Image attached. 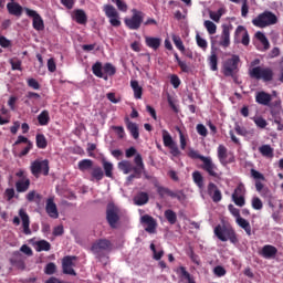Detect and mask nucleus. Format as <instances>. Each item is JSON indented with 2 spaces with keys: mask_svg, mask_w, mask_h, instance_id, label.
<instances>
[{
  "mask_svg": "<svg viewBox=\"0 0 283 283\" xmlns=\"http://www.w3.org/2000/svg\"><path fill=\"white\" fill-rule=\"evenodd\" d=\"M126 128L128 129L129 134L133 136L135 140L140 138V132L138 129V124L129 120V117H125Z\"/></svg>",
  "mask_w": 283,
  "mask_h": 283,
  "instance_id": "nucleus-24",
  "label": "nucleus"
},
{
  "mask_svg": "<svg viewBox=\"0 0 283 283\" xmlns=\"http://www.w3.org/2000/svg\"><path fill=\"white\" fill-rule=\"evenodd\" d=\"M103 12L107 19H109V23L113 28H120V14L118 13V10H116L115 6L112 4H104L103 6Z\"/></svg>",
  "mask_w": 283,
  "mask_h": 283,
  "instance_id": "nucleus-9",
  "label": "nucleus"
},
{
  "mask_svg": "<svg viewBox=\"0 0 283 283\" xmlns=\"http://www.w3.org/2000/svg\"><path fill=\"white\" fill-rule=\"evenodd\" d=\"M172 43H175L177 50H179V52H185V44L182 43V39H180V36L178 35H172Z\"/></svg>",
  "mask_w": 283,
  "mask_h": 283,
  "instance_id": "nucleus-51",
  "label": "nucleus"
},
{
  "mask_svg": "<svg viewBox=\"0 0 283 283\" xmlns=\"http://www.w3.org/2000/svg\"><path fill=\"white\" fill-rule=\"evenodd\" d=\"M28 189H30V179L29 178L20 179L15 182V190L18 191V193H25V191H28Z\"/></svg>",
  "mask_w": 283,
  "mask_h": 283,
  "instance_id": "nucleus-29",
  "label": "nucleus"
},
{
  "mask_svg": "<svg viewBox=\"0 0 283 283\" xmlns=\"http://www.w3.org/2000/svg\"><path fill=\"white\" fill-rule=\"evenodd\" d=\"M234 36L235 39H240V36H242L241 39L242 45H249L250 43L249 31H247V28H244L243 25H239L235 29Z\"/></svg>",
  "mask_w": 283,
  "mask_h": 283,
  "instance_id": "nucleus-23",
  "label": "nucleus"
},
{
  "mask_svg": "<svg viewBox=\"0 0 283 283\" xmlns=\"http://www.w3.org/2000/svg\"><path fill=\"white\" fill-rule=\"evenodd\" d=\"M91 251L96 258H103L107 251H112V241L98 239L92 244Z\"/></svg>",
  "mask_w": 283,
  "mask_h": 283,
  "instance_id": "nucleus-8",
  "label": "nucleus"
},
{
  "mask_svg": "<svg viewBox=\"0 0 283 283\" xmlns=\"http://www.w3.org/2000/svg\"><path fill=\"white\" fill-rule=\"evenodd\" d=\"M142 223L147 224V227L145 228V231H147V233H156V227H158V223L156 222V219H154V217L149 214H144L142 217Z\"/></svg>",
  "mask_w": 283,
  "mask_h": 283,
  "instance_id": "nucleus-19",
  "label": "nucleus"
},
{
  "mask_svg": "<svg viewBox=\"0 0 283 283\" xmlns=\"http://www.w3.org/2000/svg\"><path fill=\"white\" fill-rule=\"evenodd\" d=\"M35 143H36L38 149H45V147H48V139L43 134H38L35 136Z\"/></svg>",
  "mask_w": 283,
  "mask_h": 283,
  "instance_id": "nucleus-44",
  "label": "nucleus"
},
{
  "mask_svg": "<svg viewBox=\"0 0 283 283\" xmlns=\"http://www.w3.org/2000/svg\"><path fill=\"white\" fill-rule=\"evenodd\" d=\"M255 39L260 41V43L263 45V50L266 51L271 48V43L269 42V39L262 31H259L255 33Z\"/></svg>",
  "mask_w": 283,
  "mask_h": 283,
  "instance_id": "nucleus-37",
  "label": "nucleus"
},
{
  "mask_svg": "<svg viewBox=\"0 0 283 283\" xmlns=\"http://www.w3.org/2000/svg\"><path fill=\"white\" fill-rule=\"evenodd\" d=\"M103 174L106 178H114V164L103 159L102 160Z\"/></svg>",
  "mask_w": 283,
  "mask_h": 283,
  "instance_id": "nucleus-30",
  "label": "nucleus"
},
{
  "mask_svg": "<svg viewBox=\"0 0 283 283\" xmlns=\"http://www.w3.org/2000/svg\"><path fill=\"white\" fill-rule=\"evenodd\" d=\"M196 40H197V45H199V48H201L202 50H207V40L202 39L200 36V34L196 35Z\"/></svg>",
  "mask_w": 283,
  "mask_h": 283,
  "instance_id": "nucleus-62",
  "label": "nucleus"
},
{
  "mask_svg": "<svg viewBox=\"0 0 283 283\" xmlns=\"http://www.w3.org/2000/svg\"><path fill=\"white\" fill-rule=\"evenodd\" d=\"M227 147L224 145H219L218 147V158L221 163V165H224V161L227 160Z\"/></svg>",
  "mask_w": 283,
  "mask_h": 283,
  "instance_id": "nucleus-46",
  "label": "nucleus"
},
{
  "mask_svg": "<svg viewBox=\"0 0 283 283\" xmlns=\"http://www.w3.org/2000/svg\"><path fill=\"white\" fill-rule=\"evenodd\" d=\"M263 207L264 203H262V199H260L259 197L252 198V208H254L256 211H260Z\"/></svg>",
  "mask_w": 283,
  "mask_h": 283,
  "instance_id": "nucleus-53",
  "label": "nucleus"
},
{
  "mask_svg": "<svg viewBox=\"0 0 283 283\" xmlns=\"http://www.w3.org/2000/svg\"><path fill=\"white\" fill-rule=\"evenodd\" d=\"M157 193L159 198H165L166 196H169V198H176L177 200L182 201V198L185 193H182V190L172 191L171 189L164 187V186H156Z\"/></svg>",
  "mask_w": 283,
  "mask_h": 283,
  "instance_id": "nucleus-16",
  "label": "nucleus"
},
{
  "mask_svg": "<svg viewBox=\"0 0 283 283\" xmlns=\"http://www.w3.org/2000/svg\"><path fill=\"white\" fill-rule=\"evenodd\" d=\"M34 198H38V200H41V195L36 193L35 190H31L27 195L28 202H34Z\"/></svg>",
  "mask_w": 283,
  "mask_h": 283,
  "instance_id": "nucleus-57",
  "label": "nucleus"
},
{
  "mask_svg": "<svg viewBox=\"0 0 283 283\" xmlns=\"http://www.w3.org/2000/svg\"><path fill=\"white\" fill-rule=\"evenodd\" d=\"M130 87H132V90L134 92V96L137 101L143 98V86H140V84H138V81L132 80Z\"/></svg>",
  "mask_w": 283,
  "mask_h": 283,
  "instance_id": "nucleus-33",
  "label": "nucleus"
},
{
  "mask_svg": "<svg viewBox=\"0 0 283 283\" xmlns=\"http://www.w3.org/2000/svg\"><path fill=\"white\" fill-rule=\"evenodd\" d=\"M237 224L245 231L247 235H251V223L247 219L239 217L237 219Z\"/></svg>",
  "mask_w": 283,
  "mask_h": 283,
  "instance_id": "nucleus-40",
  "label": "nucleus"
},
{
  "mask_svg": "<svg viewBox=\"0 0 283 283\" xmlns=\"http://www.w3.org/2000/svg\"><path fill=\"white\" fill-rule=\"evenodd\" d=\"M112 129L116 133L118 138H125V128L123 126H113Z\"/></svg>",
  "mask_w": 283,
  "mask_h": 283,
  "instance_id": "nucleus-58",
  "label": "nucleus"
},
{
  "mask_svg": "<svg viewBox=\"0 0 283 283\" xmlns=\"http://www.w3.org/2000/svg\"><path fill=\"white\" fill-rule=\"evenodd\" d=\"M38 123L41 127L50 125V112L48 109L42 111L41 114L38 115Z\"/></svg>",
  "mask_w": 283,
  "mask_h": 283,
  "instance_id": "nucleus-34",
  "label": "nucleus"
},
{
  "mask_svg": "<svg viewBox=\"0 0 283 283\" xmlns=\"http://www.w3.org/2000/svg\"><path fill=\"white\" fill-rule=\"evenodd\" d=\"M180 271V277L182 282L185 283H196V280L192 277V275L187 271L185 266L179 268Z\"/></svg>",
  "mask_w": 283,
  "mask_h": 283,
  "instance_id": "nucleus-38",
  "label": "nucleus"
},
{
  "mask_svg": "<svg viewBox=\"0 0 283 283\" xmlns=\"http://www.w3.org/2000/svg\"><path fill=\"white\" fill-rule=\"evenodd\" d=\"M259 151L261 155H263L265 158H273L274 154H273V147H271V145H262L261 147H259Z\"/></svg>",
  "mask_w": 283,
  "mask_h": 283,
  "instance_id": "nucleus-41",
  "label": "nucleus"
},
{
  "mask_svg": "<svg viewBox=\"0 0 283 283\" xmlns=\"http://www.w3.org/2000/svg\"><path fill=\"white\" fill-rule=\"evenodd\" d=\"M19 216L22 220V229L24 235H32V230H30V216L23 209L19 210Z\"/></svg>",
  "mask_w": 283,
  "mask_h": 283,
  "instance_id": "nucleus-20",
  "label": "nucleus"
},
{
  "mask_svg": "<svg viewBox=\"0 0 283 283\" xmlns=\"http://www.w3.org/2000/svg\"><path fill=\"white\" fill-rule=\"evenodd\" d=\"M77 169L85 174V171H91V180L94 182H101L105 178V172L101 166H94V160L82 159L77 163Z\"/></svg>",
  "mask_w": 283,
  "mask_h": 283,
  "instance_id": "nucleus-1",
  "label": "nucleus"
},
{
  "mask_svg": "<svg viewBox=\"0 0 283 283\" xmlns=\"http://www.w3.org/2000/svg\"><path fill=\"white\" fill-rule=\"evenodd\" d=\"M208 63L212 72H218V54L216 51H211V54L208 57Z\"/></svg>",
  "mask_w": 283,
  "mask_h": 283,
  "instance_id": "nucleus-39",
  "label": "nucleus"
},
{
  "mask_svg": "<svg viewBox=\"0 0 283 283\" xmlns=\"http://www.w3.org/2000/svg\"><path fill=\"white\" fill-rule=\"evenodd\" d=\"M192 180L199 189H205V177H202V172H200L198 170L193 171Z\"/></svg>",
  "mask_w": 283,
  "mask_h": 283,
  "instance_id": "nucleus-35",
  "label": "nucleus"
},
{
  "mask_svg": "<svg viewBox=\"0 0 283 283\" xmlns=\"http://www.w3.org/2000/svg\"><path fill=\"white\" fill-rule=\"evenodd\" d=\"M251 119L253 120L254 125L259 127V129H266V125H269L266 119H264L262 116L252 117Z\"/></svg>",
  "mask_w": 283,
  "mask_h": 283,
  "instance_id": "nucleus-45",
  "label": "nucleus"
},
{
  "mask_svg": "<svg viewBox=\"0 0 283 283\" xmlns=\"http://www.w3.org/2000/svg\"><path fill=\"white\" fill-rule=\"evenodd\" d=\"M277 23V15L271 11H264L252 20V24L255 28H269V25H275Z\"/></svg>",
  "mask_w": 283,
  "mask_h": 283,
  "instance_id": "nucleus-4",
  "label": "nucleus"
},
{
  "mask_svg": "<svg viewBox=\"0 0 283 283\" xmlns=\"http://www.w3.org/2000/svg\"><path fill=\"white\" fill-rule=\"evenodd\" d=\"M118 207L114 203H108L106 207V220L112 229H116V224H118V220L120 217L118 216Z\"/></svg>",
  "mask_w": 283,
  "mask_h": 283,
  "instance_id": "nucleus-12",
  "label": "nucleus"
},
{
  "mask_svg": "<svg viewBox=\"0 0 283 283\" xmlns=\"http://www.w3.org/2000/svg\"><path fill=\"white\" fill-rule=\"evenodd\" d=\"M233 30L232 24H223L222 25V33H221V40L219 42V45L221 48H229L231 45V31Z\"/></svg>",
  "mask_w": 283,
  "mask_h": 283,
  "instance_id": "nucleus-17",
  "label": "nucleus"
},
{
  "mask_svg": "<svg viewBox=\"0 0 283 283\" xmlns=\"http://www.w3.org/2000/svg\"><path fill=\"white\" fill-rule=\"evenodd\" d=\"M200 168L206 171L211 178H220V175L218 174V166L213 164V159L211 157H205L201 160Z\"/></svg>",
  "mask_w": 283,
  "mask_h": 283,
  "instance_id": "nucleus-14",
  "label": "nucleus"
},
{
  "mask_svg": "<svg viewBox=\"0 0 283 283\" xmlns=\"http://www.w3.org/2000/svg\"><path fill=\"white\" fill-rule=\"evenodd\" d=\"M44 273L46 274V275H54V273H56V264H54V263H48L46 265H45V269H44Z\"/></svg>",
  "mask_w": 283,
  "mask_h": 283,
  "instance_id": "nucleus-55",
  "label": "nucleus"
},
{
  "mask_svg": "<svg viewBox=\"0 0 283 283\" xmlns=\"http://www.w3.org/2000/svg\"><path fill=\"white\" fill-rule=\"evenodd\" d=\"M271 101H273V97L271 96V94L264 91L258 92L255 95V102L259 105H264L265 107H269V105H271Z\"/></svg>",
  "mask_w": 283,
  "mask_h": 283,
  "instance_id": "nucleus-22",
  "label": "nucleus"
},
{
  "mask_svg": "<svg viewBox=\"0 0 283 283\" xmlns=\"http://www.w3.org/2000/svg\"><path fill=\"white\" fill-rule=\"evenodd\" d=\"M112 3H115L117 6V9L120 11V12H127L128 10V7H127V3L123 0H111Z\"/></svg>",
  "mask_w": 283,
  "mask_h": 283,
  "instance_id": "nucleus-52",
  "label": "nucleus"
},
{
  "mask_svg": "<svg viewBox=\"0 0 283 283\" xmlns=\"http://www.w3.org/2000/svg\"><path fill=\"white\" fill-rule=\"evenodd\" d=\"M92 72L94 76H97V78H104V81L108 80V76L103 74V63L101 62L93 64Z\"/></svg>",
  "mask_w": 283,
  "mask_h": 283,
  "instance_id": "nucleus-31",
  "label": "nucleus"
},
{
  "mask_svg": "<svg viewBox=\"0 0 283 283\" xmlns=\"http://www.w3.org/2000/svg\"><path fill=\"white\" fill-rule=\"evenodd\" d=\"M4 196L8 200V202H10V200H12V198L15 197L14 188H7L4 191Z\"/></svg>",
  "mask_w": 283,
  "mask_h": 283,
  "instance_id": "nucleus-63",
  "label": "nucleus"
},
{
  "mask_svg": "<svg viewBox=\"0 0 283 283\" xmlns=\"http://www.w3.org/2000/svg\"><path fill=\"white\" fill-rule=\"evenodd\" d=\"M234 132L239 136H249V130H247V128H244V127H241L239 124H235Z\"/></svg>",
  "mask_w": 283,
  "mask_h": 283,
  "instance_id": "nucleus-59",
  "label": "nucleus"
},
{
  "mask_svg": "<svg viewBox=\"0 0 283 283\" xmlns=\"http://www.w3.org/2000/svg\"><path fill=\"white\" fill-rule=\"evenodd\" d=\"M118 170L123 171V174L127 175L130 174V171H134V166H132V163L129 160H122L118 163Z\"/></svg>",
  "mask_w": 283,
  "mask_h": 283,
  "instance_id": "nucleus-36",
  "label": "nucleus"
},
{
  "mask_svg": "<svg viewBox=\"0 0 283 283\" xmlns=\"http://www.w3.org/2000/svg\"><path fill=\"white\" fill-rule=\"evenodd\" d=\"M177 132L179 134L180 149L185 151V149H187V135H185L180 128H178Z\"/></svg>",
  "mask_w": 283,
  "mask_h": 283,
  "instance_id": "nucleus-50",
  "label": "nucleus"
},
{
  "mask_svg": "<svg viewBox=\"0 0 283 283\" xmlns=\"http://www.w3.org/2000/svg\"><path fill=\"white\" fill-rule=\"evenodd\" d=\"M134 163L136 166H134L133 171L134 174L129 175L127 177V184H132L134 178H142L143 171H145V163H143V156L140 154H137L134 158Z\"/></svg>",
  "mask_w": 283,
  "mask_h": 283,
  "instance_id": "nucleus-11",
  "label": "nucleus"
},
{
  "mask_svg": "<svg viewBox=\"0 0 283 283\" xmlns=\"http://www.w3.org/2000/svg\"><path fill=\"white\" fill-rule=\"evenodd\" d=\"M232 200L237 207H244V205H247L244 197L232 196Z\"/></svg>",
  "mask_w": 283,
  "mask_h": 283,
  "instance_id": "nucleus-61",
  "label": "nucleus"
},
{
  "mask_svg": "<svg viewBox=\"0 0 283 283\" xmlns=\"http://www.w3.org/2000/svg\"><path fill=\"white\" fill-rule=\"evenodd\" d=\"M28 85L32 90H41V84H39V81H36L34 77L28 80Z\"/></svg>",
  "mask_w": 283,
  "mask_h": 283,
  "instance_id": "nucleus-60",
  "label": "nucleus"
},
{
  "mask_svg": "<svg viewBox=\"0 0 283 283\" xmlns=\"http://www.w3.org/2000/svg\"><path fill=\"white\" fill-rule=\"evenodd\" d=\"M45 211L50 218H53L54 220H56V218H59V209L56 208L54 198H49L46 200Z\"/></svg>",
  "mask_w": 283,
  "mask_h": 283,
  "instance_id": "nucleus-21",
  "label": "nucleus"
},
{
  "mask_svg": "<svg viewBox=\"0 0 283 283\" xmlns=\"http://www.w3.org/2000/svg\"><path fill=\"white\" fill-rule=\"evenodd\" d=\"M240 72V55L233 54L230 59L223 61L222 74L223 76H231Z\"/></svg>",
  "mask_w": 283,
  "mask_h": 283,
  "instance_id": "nucleus-5",
  "label": "nucleus"
},
{
  "mask_svg": "<svg viewBox=\"0 0 283 283\" xmlns=\"http://www.w3.org/2000/svg\"><path fill=\"white\" fill-rule=\"evenodd\" d=\"M244 193H247V188L244 187V184L240 182L237 188L234 189L232 196L234 197H244Z\"/></svg>",
  "mask_w": 283,
  "mask_h": 283,
  "instance_id": "nucleus-49",
  "label": "nucleus"
},
{
  "mask_svg": "<svg viewBox=\"0 0 283 283\" xmlns=\"http://www.w3.org/2000/svg\"><path fill=\"white\" fill-rule=\"evenodd\" d=\"M0 45L2 48H10L12 45V42L8 40L4 35H0Z\"/></svg>",
  "mask_w": 283,
  "mask_h": 283,
  "instance_id": "nucleus-64",
  "label": "nucleus"
},
{
  "mask_svg": "<svg viewBox=\"0 0 283 283\" xmlns=\"http://www.w3.org/2000/svg\"><path fill=\"white\" fill-rule=\"evenodd\" d=\"M25 12L28 17H31V19H33V30H36V32H42V30H45V22L43 21V18H41V14L29 8L25 9Z\"/></svg>",
  "mask_w": 283,
  "mask_h": 283,
  "instance_id": "nucleus-15",
  "label": "nucleus"
},
{
  "mask_svg": "<svg viewBox=\"0 0 283 283\" xmlns=\"http://www.w3.org/2000/svg\"><path fill=\"white\" fill-rule=\"evenodd\" d=\"M132 17L125 18L124 23L128 30H140L143 21L145 19V13L138 9H132Z\"/></svg>",
  "mask_w": 283,
  "mask_h": 283,
  "instance_id": "nucleus-6",
  "label": "nucleus"
},
{
  "mask_svg": "<svg viewBox=\"0 0 283 283\" xmlns=\"http://www.w3.org/2000/svg\"><path fill=\"white\" fill-rule=\"evenodd\" d=\"M251 174V178H253L256 182V180L261 181V180H266V178L262 175V172L255 170V169H251L250 170Z\"/></svg>",
  "mask_w": 283,
  "mask_h": 283,
  "instance_id": "nucleus-56",
  "label": "nucleus"
},
{
  "mask_svg": "<svg viewBox=\"0 0 283 283\" xmlns=\"http://www.w3.org/2000/svg\"><path fill=\"white\" fill-rule=\"evenodd\" d=\"M213 232L218 240H220L221 242H231V244H238L240 242V240L238 239V233H235V230H233V228L218 224L214 228Z\"/></svg>",
  "mask_w": 283,
  "mask_h": 283,
  "instance_id": "nucleus-2",
  "label": "nucleus"
},
{
  "mask_svg": "<svg viewBox=\"0 0 283 283\" xmlns=\"http://www.w3.org/2000/svg\"><path fill=\"white\" fill-rule=\"evenodd\" d=\"M76 260L77 258L74 255H66L62 259V272L64 275L76 276V271L74 270V266H76L74 262H76Z\"/></svg>",
  "mask_w": 283,
  "mask_h": 283,
  "instance_id": "nucleus-13",
  "label": "nucleus"
},
{
  "mask_svg": "<svg viewBox=\"0 0 283 283\" xmlns=\"http://www.w3.org/2000/svg\"><path fill=\"white\" fill-rule=\"evenodd\" d=\"M7 10L9 14H12L13 17H21L23 14V7L17 2H9L7 4Z\"/></svg>",
  "mask_w": 283,
  "mask_h": 283,
  "instance_id": "nucleus-27",
  "label": "nucleus"
},
{
  "mask_svg": "<svg viewBox=\"0 0 283 283\" xmlns=\"http://www.w3.org/2000/svg\"><path fill=\"white\" fill-rule=\"evenodd\" d=\"M104 76H114L116 74V67L112 63H105L103 66Z\"/></svg>",
  "mask_w": 283,
  "mask_h": 283,
  "instance_id": "nucleus-48",
  "label": "nucleus"
},
{
  "mask_svg": "<svg viewBox=\"0 0 283 283\" xmlns=\"http://www.w3.org/2000/svg\"><path fill=\"white\" fill-rule=\"evenodd\" d=\"M188 157L191 158L192 160H201L202 158H206L203 155H200V153H198V150L195 149H190L188 151Z\"/></svg>",
  "mask_w": 283,
  "mask_h": 283,
  "instance_id": "nucleus-54",
  "label": "nucleus"
},
{
  "mask_svg": "<svg viewBox=\"0 0 283 283\" xmlns=\"http://www.w3.org/2000/svg\"><path fill=\"white\" fill-rule=\"evenodd\" d=\"M30 171L34 178H40L41 174L42 176H50V161L48 159H35L31 163Z\"/></svg>",
  "mask_w": 283,
  "mask_h": 283,
  "instance_id": "nucleus-7",
  "label": "nucleus"
},
{
  "mask_svg": "<svg viewBox=\"0 0 283 283\" xmlns=\"http://www.w3.org/2000/svg\"><path fill=\"white\" fill-rule=\"evenodd\" d=\"M259 253L261 258H264L265 260H275V255H277V248L271 244H266L263 245Z\"/></svg>",
  "mask_w": 283,
  "mask_h": 283,
  "instance_id": "nucleus-18",
  "label": "nucleus"
},
{
  "mask_svg": "<svg viewBox=\"0 0 283 283\" xmlns=\"http://www.w3.org/2000/svg\"><path fill=\"white\" fill-rule=\"evenodd\" d=\"M72 19L78 23V25L87 24V13L83 9H75L72 14Z\"/></svg>",
  "mask_w": 283,
  "mask_h": 283,
  "instance_id": "nucleus-26",
  "label": "nucleus"
},
{
  "mask_svg": "<svg viewBox=\"0 0 283 283\" xmlns=\"http://www.w3.org/2000/svg\"><path fill=\"white\" fill-rule=\"evenodd\" d=\"M163 143L164 146L169 149V154H171L174 158H180V156H182V151H180V148H178V144L167 130H163Z\"/></svg>",
  "mask_w": 283,
  "mask_h": 283,
  "instance_id": "nucleus-10",
  "label": "nucleus"
},
{
  "mask_svg": "<svg viewBox=\"0 0 283 283\" xmlns=\"http://www.w3.org/2000/svg\"><path fill=\"white\" fill-rule=\"evenodd\" d=\"M145 43L147 48H150L151 50H158L160 48L161 40L160 38H154V36H146Z\"/></svg>",
  "mask_w": 283,
  "mask_h": 283,
  "instance_id": "nucleus-32",
  "label": "nucleus"
},
{
  "mask_svg": "<svg viewBox=\"0 0 283 283\" xmlns=\"http://www.w3.org/2000/svg\"><path fill=\"white\" fill-rule=\"evenodd\" d=\"M203 25L209 34H216L218 32V27L211 20H206Z\"/></svg>",
  "mask_w": 283,
  "mask_h": 283,
  "instance_id": "nucleus-47",
  "label": "nucleus"
},
{
  "mask_svg": "<svg viewBox=\"0 0 283 283\" xmlns=\"http://www.w3.org/2000/svg\"><path fill=\"white\" fill-rule=\"evenodd\" d=\"M35 244V251H38L39 253H41V251H50V249H52V244H50V242H48L46 240H40Z\"/></svg>",
  "mask_w": 283,
  "mask_h": 283,
  "instance_id": "nucleus-43",
  "label": "nucleus"
},
{
  "mask_svg": "<svg viewBox=\"0 0 283 283\" xmlns=\"http://www.w3.org/2000/svg\"><path fill=\"white\" fill-rule=\"evenodd\" d=\"M208 195L211 197V199L214 202H220V200H222V192L220 191V189H218V186H216V184L210 182L208 185Z\"/></svg>",
  "mask_w": 283,
  "mask_h": 283,
  "instance_id": "nucleus-25",
  "label": "nucleus"
},
{
  "mask_svg": "<svg viewBox=\"0 0 283 283\" xmlns=\"http://www.w3.org/2000/svg\"><path fill=\"white\" fill-rule=\"evenodd\" d=\"M164 216L169 224H176V222H178V214H176V212H174L171 209L166 210Z\"/></svg>",
  "mask_w": 283,
  "mask_h": 283,
  "instance_id": "nucleus-42",
  "label": "nucleus"
},
{
  "mask_svg": "<svg viewBox=\"0 0 283 283\" xmlns=\"http://www.w3.org/2000/svg\"><path fill=\"white\" fill-rule=\"evenodd\" d=\"M147 202H149V193L147 192L140 191L134 197V203L137 207H143L144 205H147Z\"/></svg>",
  "mask_w": 283,
  "mask_h": 283,
  "instance_id": "nucleus-28",
  "label": "nucleus"
},
{
  "mask_svg": "<svg viewBox=\"0 0 283 283\" xmlns=\"http://www.w3.org/2000/svg\"><path fill=\"white\" fill-rule=\"evenodd\" d=\"M250 78H255L256 81H263V83H271L273 81V69L254 66L249 71Z\"/></svg>",
  "mask_w": 283,
  "mask_h": 283,
  "instance_id": "nucleus-3",
  "label": "nucleus"
}]
</instances>
